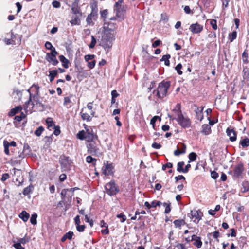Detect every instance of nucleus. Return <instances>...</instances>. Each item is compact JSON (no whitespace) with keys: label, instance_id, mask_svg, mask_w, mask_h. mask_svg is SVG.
<instances>
[{"label":"nucleus","instance_id":"obj_44","mask_svg":"<svg viewBox=\"0 0 249 249\" xmlns=\"http://www.w3.org/2000/svg\"><path fill=\"white\" fill-rule=\"evenodd\" d=\"M52 135L51 136H46L44 138L45 142V145L48 147L50 145V144H51V143L52 142L53 139H52Z\"/></svg>","mask_w":249,"mask_h":249},{"label":"nucleus","instance_id":"obj_25","mask_svg":"<svg viewBox=\"0 0 249 249\" xmlns=\"http://www.w3.org/2000/svg\"><path fill=\"white\" fill-rule=\"evenodd\" d=\"M29 214L25 211H23L19 214V217L24 221L26 222L29 218Z\"/></svg>","mask_w":249,"mask_h":249},{"label":"nucleus","instance_id":"obj_59","mask_svg":"<svg viewBox=\"0 0 249 249\" xmlns=\"http://www.w3.org/2000/svg\"><path fill=\"white\" fill-rule=\"evenodd\" d=\"M173 167V164L171 162H168L165 164L162 165V169L165 171L167 168H172Z\"/></svg>","mask_w":249,"mask_h":249},{"label":"nucleus","instance_id":"obj_55","mask_svg":"<svg viewBox=\"0 0 249 249\" xmlns=\"http://www.w3.org/2000/svg\"><path fill=\"white\" fill-rule=\"evenodd\" d=\"M95 55L93 54L86 55L84 57L85 60L86 62H89V60H92L94 58Z\"/></svg>","mask_w":249,"mask_h":249},{"label":"nucleus","instance_id":"obj_26","mask_svg":"<svg viewBox=\"0 0 249 249\" xmlns=\"http://www.w3.org/2000/svg\"><path fill=\"white\" fill-rule=\"evenodd\" d=\"M22 108L21 106H18L14 108H12L9 112V115L10 116H13L17 113L21 111Z\"/></svg>","mask_w":249,"mask_h":249},{"label":"nucleus","instance_id":"obj_39","mask_svg":"<svg viewBox=\"0 0 249 249\" xmlns=\"http://www.w3.org/2000/svg\"><path fill=\"white\" fill-rule=\"evenodd\" d=\"M30 152V146L28 145V144H25L24 145V148L23 150V155H24L23 156L20 155L19 157L21 158H24V153H26V154H28Z\"/></svg>","mask_w":249,"mask_h":249},{"label":"nucleus","instance_id":"obj_16","mask_svg":"<svg viewBox=\"0 0 249 249\" xmlns=\"http://www.w3.org/2000/svg\"><path fill=\"white\" fill-rule=\"evenodd\" d=\"M17 145L16 142L15 141H12L9 142L6 140H4L3 142V146L4 148V153L7 155L10 154L9 148L10 146L16 147Z\"/></svg>","mask_w":249,"mask_h":249},{"label":"nucleus","instance_id":"obj_38","mask_svg":"<svg viewBox=\"0 0 249 249\" xmlns=\"http://www.w3.org/2000/svg\"><path fill=\"white\" fill-rule=\"evenodd\" d=\"M184 165L183 161L179 162L177 164V171L179 172L184 173V168H183Z\"/></svg>","mask_w":249,"mask_h":249},{"label":"nucleus","instance_id":"obj_9","mask_svg":"<svg viewBox=\"0 0 249 249\" xmlns=\"http://www.w3.org/2000/svg\"><path fill=\"white\" fill-rule=\"evenodd\" d=\"M244 171V164L242 162L238 163L234 168L233 177L238 178H242Z\"/></svg>","mask_w":249,"mask_h":249},{"label":"nucleus","instance_id":"obj_42","mask_svg":"<svg viewBox=\"0 0 249 249\" xmlns=\"http://www.w3.org/2000/svg\"><path fill=\"white\" fill-rule=\"evenodd\" d=\"M37 217V215L36 213H34L31 215V217L30 218V222L33 225H36L37 223L36 218Z\"/></svg>","mask_w":249,"mask_h":249},{"label":"nucleus","instance_id":"obj_60","mask_svg":"<svg viewBox=\"0 0 249 249\" xmlns=\"http://www.w3.org/2000/svg\"><path fill=\"white\" fill-rule=\"evenodd\" d=\"M211 176L212 178H213L214 179H216L218 176V174L215 171H213L211 172Z\"/></svg>","mask_w":249,"mask_h":249},{"label":"nucleus","instance_id":"obj_3","mask_svg":"<svg viewBox=\"0 0 249 249\" xmlns=\"http://www.w3.org/2000/svg\"><path fill=\"white\" fill-rule=\"evenodd\" d=\"M170 85V82L164 80L159 84L157 89L153 91V94L157 97V100L154 101L156 103L158 102L159 100H161L166 96Z\"/></svg>","mask_w":249,"mask_h":249},{"label":"nucleus","instance_id":"obj_27","mask_svg":"<svg viewBox=\"0 0 249 249\" xmlns=\"http://www.w3.org/2000/svg\"><path fill=\"white\" fill-rule=\"evenodd\" d=\"M34 189V186L32 184H30L28 187L25 188L23 191V194L24 196H27L33 192Z\"/></svg>","mask_w":249,"mask_h":249},{"label":"nucleus","instance_id":"obj_20","mask_svg":"<svg viewBox=\"0 0 249 249\" xmlns=\"http://www.w3.org/2000/svg\"><path fill=\"white\" fill-rule=\"evenodd\" d=\"M72 14H82L80 7L77 2H74L71 5Z\"/></svg>","mask_w":249,"mask_h":249},{"label":"nucleus","instance_id":"obj_28","mask_svg":"<svg viewBox=\"0 0 249 249\" xmlns=\"http://www.w3.org/2000/svg\"><path fill=\"white\" fill-rule=\"evenodd\" d=\"M60 61L62 63V65L65 68L69 67V61L63 55L59 56Z\"/></svg>","mask_w":249,"mask_h":249},{"label":"nucleus","instance_id":"obj_18","mask_svg":"<svg viewBox=\"0 0 249 249\" xmlns=\"http://www.w3.org/2000/svg\"><path fill=\"white\" fill-rule=\"evenodd\" d=\"M114 11L115 13L116 17H118L120 20L124 19L125 10L123 7L114 9Z\"/></svg>","mask_w":249,"mask_h":249},{"label":"nucleus","instance_id":"obj_2","mask_svg":"<svg viewBox=\"0 0 249 249\" xmlns=\"http://www.w3.org/2000/svg\"><path fill=\"white\" fill-rule=\"evenodd\" d=\"M173 111L175 112L177 118L176 119L178 124L183 128H189L191 124V121L188 117L184 116L181 110V105L177 104Z\"/></svg>","mask_w":249,"mask_h":249},{"label":"nucleus","instance_id":"obj_57","mask_svg":"<svg viewBox=\"0 0 249 249\" xmlns=\"http://www.w3.org/2000/svg\"><path fill=\"white\" fill-rule=\"evenodd\" d=\"M66 236V239L71 240L74 234L72 231H69L68 232L64 234Z\"/></svg>","mask_w":249,"mask_h":249},{"label":"nucleus","instance_id":"obj_19","mask_svg":"<svg viewBox=\"0 0 249 249\" xmlns=\"http://www.w3.org/2000/svg\"><path fill=\"white\" fill-rule=\"evenodd\" d=\"M191 241H194L193 245L197 248H200L202 245V242L201 240V238L197 236L196 235H193L192 236Z\"/></svg>","mask_w":249,"mask_h":249},{"label":"nucleus","instance_id":"obj_40","mask_svg":"<svg viewBox=\"0 0 249 249\" xmlns=\"http://www.w3.org/2000/svg\"><path fill=\"white\" fill-rule=\"evenodd\" d=\"M163 205L165 207V213L168 214L171 211V203H164Z\"/></svg>","mask_w":249,"mask_h":249},{"label":"nucleus","instance_id":"obj_5","mask_svg":"<svg viewBox=\"0 0 249 249\" xmlns=\"http://www.w3.org/2000/svg\"><path fill=\"white\" fill-rule=\"evenodd\" d=\"M99 146V144L95 141L87 142L86 147L88 153L95 156H102L103 152L100 150Z\"/></svg>","mask_w":249,"mask_h":249},{"label":"nucleus","instance_id":"obj_49","mask_svg":"<svg viewBox=\"0 0 249 249\" xmlns=\"http://www.w3.org/2000/svg\"><path fill=\"white\" fill-rule=\"evenodd\" d=\"M76 188H71L70 189H64L62 191L61 194L62 196H66L67 192L68 191H71L72 193H73L74 191L76 189Z\"/></svg>","mask_w":249,"mask_h":249},{"label":"nucleus","instance_id":"obj_31","mask_svg":"<svg viewBox=\"0 0 249 249\" xmlns=\"http://www.w3.org/2000/svg\"><path fill=\"white\" fill-rule=\"evenodd\" d=\"M171 57L170 54L164 55L162 58L161 59V61H164V64L165 65L169 66L170 65V61L169 60V58Z\"/></svg>","mask_w":249,"mask_h":249},{"label":"nucleus","instance_id":"obj_33","mask_svg":"<svg viewBox=\"0 0 249 249\" xmlns=\"http://www.w3.org/2000/svg\"><path fill=\"white\" fill-rule=\"evenodd\" d=\"M242 190L243 192H246L249 191V182L244 181L242 183Z\"/></svg>","mask_w":249,"mask_h":249},{"label":"nucleus","instance_id":"obj_34","mask_svg":"<svg viewBox=\"0 0 249 249\" xmlns=\"http://www.w3.org/2000/svg\"><path fill=\"white\" fill-rule=\"evenodd\" d=\"M86 161L89 163H92L93 165L96 164V159L92 158L91 156H88L86 159Z\"/></svg>","mask_w":249,"mask_h":249},{"label":"nucleus","instance_id":"obj_12","mask_svg":"<svg viewBox=\"0 0 249 249\" xmlns=\"http://www.w3.org/2000/svg\"><path fill=\"white\" fill-rule=\"evenodd\" d=\"M191 107L196 113V118L200 121H202L203 119V110L204 107H199L196 105L194 104Z\"/></svg>","mask_w":249,"mask_h":249},{"label":"nucleus","instance_id":"obj_24","mask_svg":"<svg viewBox=\"0 0 249 249\" xmlns=\"http://www.w3.org/2000/svg\"><path fill=\"white\" fill-rule=\"evenodd\" d=\"M173 223L175 225L176 228H180L181 226L186 224V222L183 219L175 220L174 221Z\"/></svg>","mask_w":249,"mask_h":249},{"label":"nucleus","instance_id":"obj_43","mask_svg":"<svg viewBox=\"0 0 249 249\" xmlns=\"http://www.w3.org/2000/svg\"><path fill=\"white\" fill-rule=\"evenodd\" d=\"M44 130V127L40 126L35 131V134L37 136H40Z\"/></svg>","mask_w":249,"mask_h":249},{"label":"nucleus","instance_id":"obj_45","mask_svg":"<svg viewBox=\"0 0 249 249\" xmlns=\"http://www.w3.org/2000/svg\"><path fill=\"white\" fill-rule=\"evenodd\" d=\"M197 155L195 152H191L189 155L190 161H194L196 159Z\"/></svg>","mask_w":249,"mask_h":249},{"label":"nucleus","instance_id":"obj_64","mask_svg":"<svg viewBox=\"0 0 249 249\" xmlns=\"http://www.w3.org/2000/svg\"><path fill=\"white\" fill-rule=\"evenodd\" d=\"M14 247L16 249H25L24 248L21 246V244L20 243H19L18 242L14 244Z\"/></svg>","mask_w":249,"mask_h":249},{"label":"nucleus","instance_id":"obj_21","mask_svg":"<svg viewBox=\"0 0 249 249\" xmlns=\"http://www.w3.org/2000/svg\"><path fill=\"white\" fill-rule=\"evenodd\" d=\"M211 128L210 125L204 124L202 126L201 132L205 135H208L211 133Z\"/></svg>","mask_w":249,"mask_h":249},{"label":"nucleus","instance_id":"obj_47","mask_svg":"<svg viewBox=\"0 0 249 249\" xmlns=\"http://www.w3.org/2000/svg\"><path fill=\"white\" fill-rule=\"evenodd\" d=\"M178 148L182 152V154L185 153L186 146L184 143H180L178 145Z\"/></svg>","mask_w":249,"mask_h":249},{"label":"nucleus","instance_id":"obj_37","mask_svg":"<svg viewBox=\"0 0 249 249\" xmlns=\"http://www.w3.org/2000/svg\"><path fill=\"white\" fill-rule=\"evenodd\" d=\"M100 14L101 18H103L104 21H105L108 14V11L107 9L103 10L100 11Z\"/></svg>","mask_w":249,"mask_h":249},{"label":"nucleus","instance_id":"obj_22","mask_svg":"<svg viewBox=\"0 0 249 249\" xmlns=\"http://www.w3.org/2000/svg\"><path fill=\"white\" fill-rule=\"evenodd\" d=\"M46 123L47 124L48 129H50V130L53 129L54 128H55V125L52 118H47L46 120Z\"/></svg>","mask_w":249,"mask_h":249},{"label":"nucleus","instance_id":"obj_62","mask_svg":"<svg viewBox=\"0 0 249 249\" xmlns=\"http://www.w3.org/2000/svg\"><path fill=\"white\" fill-rule=\"evenodd\" d=\"M160 44H161V41L160 40H157L152 43V46L153 48H156L160 46Z\"/></svg>","mask_w":249,"mask_h":249},{"label":"nucleus","instance_id":"obj_23","mask_svg":"<svg viewBox=\"0 0 249 249\" xmlns=\"http://www.w3.org/2000/svg\"><path fill=\"white\" fill-rule=\"evenodd\" d=\"M90 6L92 9L91 13L93 15H96L98 12V3L95 0H92L90 3Z\"/></svg>","mask_w":249,"mask_h":249},{"label":"nucleus","instance_id":"obj_17","mask_svg":"<svg viewBox=\"0 0 249 249\" xmlns=\"http://www.w3.org/2000/svg\"><path fill=\"white\" fill-rule=\"evenodd\" d=\"M227 135L229 137L230 140L231 142L236 141L237 138V134L236 131L232 128L228 127L226 130Z\"/></svg>","mask_w":249,"mask_h":249},{"label":"nucleus","instance_id":"obj_63","mask_svg":"<svg viewBox=\"0 0 249 249\" xmlns=\"http://www.w3.org/2000/svg\"><path fill=\"white\" fill-rule=\"evenodd\" d=\"M54 130L53 132V134L56 136H58L60 133V127L58 126H55V128H54Z\"/></svg>","mask_w":249,"mask_h":249},{"label":"nucleus","instance_id":"obj_54","mask_svg":"<svg viewBox=\"0 0 249 249\" xmlns=\"http://www.w3.org/2000/svg\"><path fill=\"white\" fill-rule=\"evenodd\" d=\"M45 46L47 49L51 50V51H53V50L55 49V48L53 46L52 44L50 42H46L45 44Z\"/></svg>","mask_w":249,"mask_h":249},{"label":"nucleus","instance_id":"obj_11","mask_svg":"<svg viewBox=\"0 0 249 249\" xmlns=\"http://www.w3.org/2000/svg\"><path fill=\"white\" fill-rule=\"evenodd\" d=\"M190 217L193 219V221L195 223H198L201 219L203 216V213L201 211L198 210H192L190 212Z\"/></svg>","mask_w":249,"mask_h":249},{"label":"nucleus","instance_id":"obj_14","mask_svg":"<svg viewBox=\"0 0 249 249\" xmlns=\"http://www.w3.org/2000/svg\"><path fill=\"white\" fill-rule=\"evenodd\" d=\"M98 138L97 136L95 134L91 129H87L86 132V139L87 142L94 141Z\"/></svg>","mask_w":249,"mask_h":249},{"label":"nucleus","instance_id":"obj_7","mask_svg":"<svg viewBox=\"0 0 249 249\" xmlns=\"http://www.w3.org/2000/svg\"><path fill=\"white\" fill-rule=\"evenodd\" d=\"M57 54V52L55 50V49H54L51 53L46 54V59L48 62L52 63V65L56 66L59 63L56 57Z\"/></svg>","mask_w":249,"mask_h":249},{"label":"nucleus","instance_id":"obj_6","mask_svg":"<svg viewBox=\"0 0 249 249\" xmlns=\"http://www.w3.org/2000/svg\"><path fill=\"white\" fill-rule=\"evenodd\" d=\"M106 192L110 196L115 195L119 191V188L114 181H111L105 185Z\"/></svg>","mask_w":249,"mask_h":249},{"label":"nucleus","instance_id":"obj_52","mask_svg":"<svg viewBox=\"0 0 249 249\" xmlns=\"http://www.w3.org/2000/svg\"><path fill=\"white\" fill-rule=\"evenodd\" d=\"M96 43V40L93 36H91V41L89 45L90 48H93Z\"/></svg>","mask_w":249,"mask_h":249},{"label":"nucleus","instance_id":"obj_41","mask_svg":"<svg viewBox=\"0 0 249 249\" xmlns=\"http://www.w3.org/2000/svg\"><path fill=\"white\" fill-rule=\"evenodd\" d=\"M243 72L244 79L247 81L249 80V70L247 68H244L243 69Z\"/></svg>","mask_w":249,"mask_h":249},{"label":"nucleus","instance_id":"obj_13","mask_svg":"<svg viewBox=\"0 0 249 249\" xmlns=\"http://www.w3.org/2000/svg\"><path fill=\"white\" fill-rule=\"evenodd\" d=\"M203 29V26L202 25L196 23L192 24L189 27L190 31L193 34L200 33Z\"/></svg>","mask_w":249,"mask_h":249},{"label":"nucleus","instance_id":"obj_4","mask_svg":"<svg viewBox=\"0 0 249 249\" xmlns=\"http://www.w3.org/2000/svg\"><path fill=\"white\" fill-rule=\"evenodd\" d=\"M93 104V102H89L87 105V107H84L82 108L80 115L83 120L90 122L93 117H96L95 108H94Z\"/></svg>","mask_w":249,"mask_h":249},{"label":"nucleus","instance_id":"obj_36","mask_svg":"<svg viewBox=\"0 0 249 249\" xmlns=\"http://www.w3.org/2000/svg\"><path fill=\"white\" fill-rule=\"evenodd\" d=\"M158 119L160 121L161 120V118L158 116H155L150 120V124L152 125L154 129H155V123Z\"/></svg>","mask_w":249,"mask_h":249},{"label":"nucleus","instance_id":"obj_51","mask_svg":"<svg viewBox=\"0 0 249 249\" xmlns=\"http://www.w3.org/2000/svg\"><path fill=\"white\" fill-rule=\"evenodd\" d=\"M76 230L79 232H83L86 228V226L84 225H77L76 226Z\"/></svg>","mask_w":249,"mask_h":249},{"label":"nucleus","instance_id":"obj_35","mask_svg":"<svg viewBox=\"0 0 249 249\" xmlns=\"http://www.w3.org/2000/svg\"><path fill=\"white\" fill-rule=\"evenodd\" d=\"M237 37V32L233 31L231 34H229L228 36V39L229 41L231 42H232Z\"/></svg>","mask_w":249,"mask_h":249},{"label":"nucleus","instance_id":"obj_32","mask_svg":"<svg viewBox=\"0 0 249 249\" xmlns=\"http://www.w3.org/2000/svg\"><path fill=\"white\" fill-rule=\"evenodd\" d=\"M242 58L244 63L247 64L249 63L248 53L247 50H244V52L242 53Z\"/></svg>","mask_w":249,"mask_h":249},{"label":"nucleus","instance_id":"obj_53","mask_svg":"<svg viewBox=\"0 0 249 249\" xmlns=\"http://www.w3.org/2000/svg\"><path fill=\"white\" fill-rule=\"evenodd\" d=\"M116 217L118 218H121L120 221L122 223L124 222L126 219V216L123 213L117 214Z\"/></svg>","mask_w":249,"mask_h":249},{"label":"nucleus","instance_id":"obj_48","mask_svg":"<svg viewBox=\"0 0 249 249\" xmlns=\"http://www.w3.org/2000/svg\"><path fill=\"white\" fill-rule=\"evenodd\" d=\"M77 138L80 140L86 139V133L83 130L79 132L77 134Z\"/></svg>","mask_w":249,"mask_h":249},{"label":"nucleus","instance_id":"obj_15","mask_svg":"<svg viewBox=\"0 0 249 249\" xmlns=\"http://www.w3.org/2000/svg\"><path fill=\"white\" fill-rule=\"evenodd\" d=\"M82 14H72L71 19L70 21L72 25H79Z\"/></svg>","mask_w":249,"mask_h":249},{"label":"nucleus","instance_id":"obj_56","mask_svg":"<svg viewBox=\"0 0 249 249\" xmlns=\"http://www.w3.org/2000/svg\"><path fill=\"white\" fill-rule=\"evenodd\" d=\"M210 24L214 30L217 29V21L215 19H212L210 21Z\"/></svg>","mask_w":249,"mask_h":249},{"label":"nucleus","instance_id":"obj_1","mask_svg":"<svg viewBox=\"0 0 249 249\" xmlns=\"http://www.w3.org/2000/svg\"><path fill=\"white\" fill-rule=\"evenodd\" d=\"M39 88L40 87L38 84H34L27 90L30 94L29 99L25 102L23 107L24 110L26 112H31L35 105V103H36V99H37V96H38Z\"/></svg>","mask_w":249,"mask_h":249},{"label":"nucleus","instance_id":"obj_61","mask_svg":"<svg viewBox=\"0 0 249 249\" xmlns=\"http://www.w3.org/2000/svg\"><path fill=\"white\" fill-rule=\"evenodd\" d=\"M95 64L96 61L94 60L91 62H88V66L89 69H91L95 67Z\"/></svg>","mask_w":249,"mask_h":249},{"label":"nucleus","instance_id":"obj_8","mask_svg":"<svg viewBox=\"0 0 249 249\" xmlns=\"http://www.w3.org/2000/svg\"><path fill=\"white\" fill-rule=\"evenodd\" d=\"M102 173L105 176H112L114 174V166L112 163L106 161L102 168Z\"/></svg>","mask_w":249,"mask_h":249},{"label":"nucleus","instance_id":"obj_29","mask_svg":"<svg viewBox=\"0 0 249 249\" xmlns=\"http://www.w3.org/2000/svg\"><path fill=\"white\" fill-rule=\"evenodd\" d=\"M240 144L243 148H246L249 146V139L245 138L241 140L240 142Z\"/></svg>","mask_w":249,"mask_h":249},{"label":"nucleus","instance_id":"obj_10","mask_svg":"<svg viewBox=\"0 0 249 249\" xmlns=\"http://www.w3.org/2000/svg\"><path fill=\"white\" fill-rule=\"evenodd\" d=\"M60 163L63 168L66 169H70L71 166L72 162L69 159V157L65 155H62L60 158Z\"/></svg>","mask_w":249,"mask_h":249},{"label":"nucleus","instance_id":"obj_58","mask_svg":"<svg viewBox=\"0 0 249 249\" xmlns=\"http://www.w3.org/2000/svg\"><path fill=\"white\" fill-rule=\"evenodd\" d=\"M71 96H69V97H65L64 98V106H68L71 103Z\"/></svg>","mask_w":249,"mask_h":249},{"label":"nucleus","instance_id":"obj_30","mask_svg":"<svg viewBox=\"0 0 249 249\" xmlns=\"http://www.w3.org/2000/svg\"><path fill=\"white\" fill-rule=\"evenodd\" d=\"M57 70H52L49 71V76L50 77V81L51 82L53 81L55 77L57 75Z\"/></svg>","mask_w":249,"mask_h":249},{"label":"nucleus","instance_id":"obj_46","mask_svg":"<svg viewBox=\"0 0 249 249\" xmlns=\"http://www.w3.org/2000/svg\"><path fill=\"white\" fill-rule=\"evenodd\" d=\"M123 2V0H118V1L116 2L113 7V9H119L122 8V4Z\"/></svg>","mask_w":249,"mask_h":249},{"label":"nucleus","instance_id":"obj_50","mask_svg":"<svg viewBox=\"0 0 249 249\" xmlns=\"http://www.w3.org/2000/svg\"><path fill=\"white\" fill-rule=\"evenodd\" d=\"M182 68V66L180 63L178 64L175 67V69L177 71V73L179 75H181L182 74V71H181V69Z\"/></svg>","mask_w":249,"mask_h":249}]
</instances>
